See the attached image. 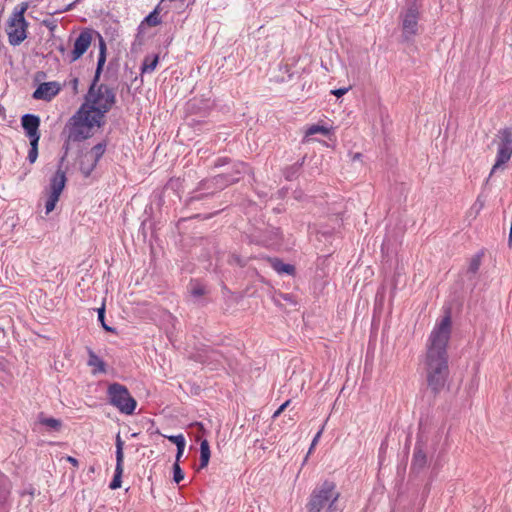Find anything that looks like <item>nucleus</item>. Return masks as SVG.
Listing matches in <instances>:
<instances>
[{
	"label": "nucleus",
	"mask_w": 512,
	"mask_h": 512,
	"mask_svg": "<svg viewBox=\"0 0 512 512\" xmlns=\"http://www.w3.org/2000/svg\"><path fill=\"white\" fill-rule=\"evenodd\" d=\"M451 335V316L445 315L432 330L424 361V367L429 389L438 394L445 386L448 375L447 346Z\"/></svg>",
	"instance_id": "1"
},
{
	"label": "nucleus",
	"mask_w": 512,
	"mask_h": 512,
	"mask_svg": "<svg viewBox=\"0 0 512 512\" xmlns=\"http://www.w3.org/2000/svg\"><path fill=\"white\" fill-rule=\"evenodd\" d=\"M103 120L98 119L97 115L87 111L82 106L65 124L63 133H69V140L73 143L82 142L94 135V127H101Z\"/></svg>",
	"instance_id": "2"
},
{
	"label": "nucleus",
	"mask_w": 512,
	"mask_h": 512,
	"mask_svg": "<svg viewBox=\"0 0 512 512\" xmlns=\"http://www.w3.org/2000/svg\"><path fill=\"white\" fill-rule=\"evenodd\" d=\"M340 493L336 490L333 481L325 480L319 487H316L309 498L306 505L308 512H320L328 505L326 512H336V502Z\"/></svg>",
	"instance_id": "3"
},
{
	"label": "nucleus",
	"mask_w": 512,
	"mask_h": 512,
	"mask_svg": "<svg viewBox=\"0 0 512 512\" xmlns=\"http://www.w3.org/2000/svg\"><path fill=\"white\" fill-rule=\"evenodd\" d=\"M29 8L28 2H22L17 5L7 22L6 32L9 44L12 46L20 45L27 38V28L29 23L24 14Z\"/></svg>",
	"instance_id": "4"
},
{
	"label": "nucleus",
	"mask_w": 512,
	"mask_h": 512,
	"mask_svg": "<svg viewBox=\"0 0 512 512\" xmlns=\"http://www.w3.org/2000/svg\"><path fill=\"white\" fill-rule=\"evenodd\" d=\"M86 102L91 105L86 109L91 111L92 114L97 115L98 119L103 120L105 114L110 111L116 102V94L113 88L106 84H100L99 87L93 91V94L86 95Z\"/></svg>",
	"instance_id": "5"
},
{
	"label": "nucleus",
	"mask_w": 512,
	"mask_h": 512,
	"mask_svg": "<svg viewBox=\"0 0 512 512\" xmlns=\"http://www.w3.org/2000/svg\"><path fill=\"white\" fill-rule=\"evenodd\" d=\"M107 396L109 403L116 407L120 413L131 415L134 413L137 402L125 385L114 382L108 386Z\"/></svg>",
	"instance_id": "6"
},
{
	"label": "nucleus",
	"mask_w": 512,
	"mask_h": 512,
	"mask_svg": "<svg viewBox=\"0 0 512 512\" xmlns=\"http://www.w3.org/2000/svg\"><path fill=\"white\" fill-rule=\"evenodd\" d=\"M421 3L419 0H409L407 7L401 11L402 38L405 42H410L418 34V21L420 18Z\"/></svg>",
	"instance_id": "7"
},
{
	"label": "nucleus",
	"mask_w": 512,
	"mask_h": 512,
	"mask_svg": "<svg viewBox=\"0 0 512 512\" xmlns=\"http://www.w3.org/2000/svg\"><path fill=\"white\" fill-rule=\"evenodd\" d=\"M497 137L499 139L497 155L489 177L494 175L512 156V128L505 127L500 129L497 133Z\"/></svg>",
	"instance_id": "8"
},
{
	"label": "nucleus",
	"mask_w": 512,
	"mask_h": 512,
	"mask_svg": "<svg viewBox=\"0 0 512 512\" xmlns=\"http://www.w3.org/2000/svg\"><path fill=\"white\" fill-rule=\"evenodd\" d=\"M66 181L67 179L65 172L58 168L50 180L49 195L45 203V213L47 215L54 210L56 203L58 202L59 197L65 187Z\"/></svg>",
	"instance_id": "9"
},
{
	"label": "nucleus",
	"mask_w": 512,
	"mask_h": 512,
	"mask_svg": "<svg viewBox=\"0 0 512 512\" xmlns=\"http://www.w3.org/2000/svg\"><path fill=\"white\" fill-rule=\"evenodd\" d=\"M224 166H230V170L224 172L229 178L236 179L235 183H238L245 174L250 173L251 169L245 162L239 160H232L229 157H218L214 162L215 168Z\"/></svg>",
	"instance_id": "10"
},
{
	"label": "nucleus",
	"mask_w": 512,
	"mask_h": 512,
	"mask_svg": "<svg viewBox=\"0 0 512 512\" xmlns=\"http://www.w3.org/2000/svg\"><path fill=\"white\" fill-rule=\"evenodd\" d=\"M92 33L93 30L91 29H84L82 30L78 37L75 39L73 50L70 54V62H75L79 58H81L85 52L88 50V48L91 45L92 42Z\"/></svg>",
	"instance_id": "11"
},
{
	"label": "nucleus",
	"mask_w": 512,
	"mask_h": 512,
	"mask_svg": "<svg viewBox=\"0 0 512 512\" xmlns=\"http://www.w3.org/2000/svg\"><path fill=\"white\" fill-rule=\"evenodd\" d=\"M40 117L35 114H24L21 117V126L25 132L26 137L29 141L40 140L41 133L39 130L40 127Z\"/></svg>",
	"instance_id": "12"
},
{
	"label": "nucleus",
	"mask_w": 512,
	"mask_h": 512,
	"mask_svg": "<svg viewBox=\"0 0 512 512\" xmlns=\"http://www.w3.org/2000/svg\"><path fill=\"white\" fill-rule=\"evenodd\" d=\"M60 91L59 83L52 82H44L41 83L36 90L33 92V98L37 100H45L50 101L54 96H56Z\"/></svg>",
	"instance_id": "13"
},
{
	"label": "nucleus",
	"mask_w": 512,
	"mask_h": 512,
	"mask_svg": "<svg viewBox=\"0 0 512 512\" xmlns=\"http://www.w3.org/2000/svg\"><path fill=\"white\" fill-rule=\"evenodd\" d=\"M195 192L196 194L189 198V202L200 201L217 193L212 177L200 181Z\"/></svg>",
	"instance_id": "14"
},
{
	"label": "nucleus",
	"mask_w": 512,
	"mask_h": 512,
	"mask_svg": "<svg viewBox=\"0 0 512 512\" xmlns=\"http://www.w3.org/2000/svg\"><path fill=\"white\" fill-rule=\"evenodd\" d=\"M427 465V455L423 449L421 442H417L414 448V453L411 462V471L420 472Z\"/></svg>",
	"instance_id": "15"
},
{
	"label": "nucleus",
	"mask_w": 512,
	"mask_h": 512,
	"mask_svg": "<svg viewBox=\"0 0 512 512\" xmlns=\"http://www.w3.org/2000/svg\"><path fill=\"white\" fill-rule=\"evenodd\" d=\"M271 267L278 273V274H287V275H294L295 274V266L292 264H286L281 259L274 257L269 259Z\"/></svg>",
	"instance_id": "16"
},
{
	"label": "nucleus",
	"mask_w": 512,
	"mask_h": 512,
	"mask_svg": "<svg viewBox=\"0 0 512 512\" xmlns=\"http://www.w3.org/2000/svg\"><path fill=\"white\" fill-rule=\"evenodd\" d=\"M88 366L94 367L93 373H105L106 372V364L105 362L98 356L96 353L88 348Z\"/></svg>",
	"instance_id": "17"
},
{
	"label": "nucleus",
	"mask_w": 512,
	"mask_h": 512,
	"mask_svg": "<svg viewBox=\"0 0 512 512\" xmlns=\"http://www.w3.org/2000/svg\"><path fill=\"white\" fill-rule=\"evenodd\" d=\"M107 147V141L103 140L99 142L98 144L94 145L91 150L89 151V156L92 158L91 161L95 162L98 165V162L104 155ZM86 158H88V155H86Z\"/></svg>",
	"instance_id": "18"
},
{
	"label": "nucleus",
	"mask_w": 512,
	"mask_h": 512,
	"mask_svg": "<svg viewBox=\"0 0 512 512\" xmlns=\"http://www.w3.org/2000/svg\"><path fill=\"white\" fill-rule=\"evenodd\" d=\"M39 423L46 426L49 431H59L62 427V422L59 419L53 417H45L43 413L39 414Z\"/></svg>",
	"instance_id": "19"
},
{
	"label": "nucleus",
	"mask_w": 512,
	"mask_h": 512,
	"mask_svg": "<svg viewBox=\"0 0 512 512\" xmlns=\"http://www.w3.org/2000/svg\"><path fill=\"white\" fill-rule=\"evenodd\" d=\"M212 179L214 182L215 190H217V192L225 189L226 187H228L232 184H235V180H236V179H232V178L228 179V176L225 175V173H220L218 175H215L212 177Z\"/></svg>",
	"instance_id": "20"
},
{
	"label": "nucleus",
	"mask_w": 512,
	"mask_h": 512,
	"mask_svg": "<svg viewBox=\"0 0 512 512\" xmlns=\"http://www.w3.org/2000/svg\"><path fill=\"white\" fill-rule=\"evenodd\" d=\"M211 452L210 446L206 439L202 440L200 443V464L199 469H203L207 467L210 460Z\"/></svg>",
	"instance_id": "21"
},
{
	"label": "nucleus",
	"mask_w": 512,
	"mask_h": 512,
	"mask_svg": "<svg viewBox=\"0 0 512 512\" xmlns=\"http://www.w3.org/2000/svg\"><path fill=\"white\" fill-rule=\"evenodd\" d=\"M158 62H159V56L157 54H155L153 56H146L141 65V72L142 73L153 72L156 69Z\"/></svg>",
	"instance_id": "22"
},
{
	"label": "nucleus",
	"mask_w": 512,
	"mask_h": 512,
	"mask_svg": "<svg viewBox=\"0 0 512 512\" xmlns=\"http://www.w3.org/2000/svg\"><path fill=\"white\" fill-rule=\"evenodd\" d=\"M122 475H123V463H116L114 476L112 481L109 484V488L112 490L118 489L122 484Z\"/></svg>",
	"instance_id": "23"
},
{
	"label": "nucleus",
	"mask_w": 512,
	"mask_h": 512,
	"mask_svg": "<svg viewBox=\"0 0 512 512\" xmlns=\"http://www.w3.org/2000/svg\"><path fill=\"white\" fill-rule=\"evenodd\" d=\"M190 295L198 299L207 293L206 287L198 281H191L188 287Z\"/></svg>",
	"instance_id": "24"
},
{
	"label": "nucleus",
	"mask_w": 512,
	"mask_h": 512,
	"mask_svg": "<svg viewBox=\"0 0 512 512\" xmlns=\"http://www.w3.org/2000/svg\"><path fill=\"white\" fill-rule=\"evenodd\" d=\"M159 13H160V5H157L155 7V9L144 18L143 23H145L151 27L161 24L162 20H161Z\"/></svg>",
	"instance_id": "25"
},
{
	"label": "nucleus",
	"mask_w": 512,
	"mask_h": 512,
	"mask_svg": "<svg viewBox=\"0 0 512 512\" xmlns=\"http://www.w3.org/2000/svg\"><path fill=\"white\" fill-rule=\"evenodd\" d=\"M97 167V164L91 160H82L80 162V171L81 173L83 174L84 177H89L92 172L95 170V168Z\"/></svg>",
	"instance_id": "26"
},
{
	"label": "nucleus",
	"mask_w": 512,
	"mask_h": 512,
	"mask_svg": "<svg viewBox=\"0 0 512 512\" xmlns=\"http://www.w3.org/2000/svg\"><path fill=\"white\" fill-rule=\"evenodd\" d=\"M115 446H116V463H124V441L121 439L120 433L116 435L115 440Z\"/></svg>",
	"instance_id": "27"
},
{
	"label": "nucleus",
	"mask_w": 512,
	"mask_h": 512,
	"mask_svg": "<svg viewBox=\"0 0 512 512\" xmlns=\"http://www.w3.org/2000/svg\"><path fill=\"white\" fill-rule=\"evenodd\" d=\"M98 321L101 323L102 328L111 333H116V329L107 325L105 322V303H102V306L97 309Z\"/></svg>",
	"instance_id": "28"
},
{
	"label": "nucleus",
	"mask_w": 512,
	"mask_h": 512,
	"mask_svg": "<svg viewBox=\"0 0 512 512\" xmlns=\"http://www.w3.org/2000/svg\"><path fill=\"white\" fill-rule=\"evenodd\" d=\"M39 141L40 140H33V141H29V144H30V149L28 151V156H27V160L33 164L36 160H37V157H38V146H39Z\"/></svg>",
	"instance_id": "29"
},
{
	"label": "nucleus",
	"mask_w": 512,
	"mask_h": 512,
	"mask_svg": "<svg viewBox=\"0 0 512 512\" xmlns=\"http://www.w3.org/2000/svg\"><path fill=\"white\" fill-rule=\"evenodd\" d=\"M62 135L65 136V139H64V143H63V146H62V150L64 151L62 157L60 158V161H59V167L61 169V166L63 164V162L65 161L71 147H70V144L71 142H73V140H69V133H63L62 132Z\"/></svg>",
	"instance_id": "30"
},
{
	"label": "nucleus",
	"mask_w": 512,
	"mask_h": 512,
	"mask_svg": "<svg viewBox=\"0 0 512 512\" xmlns=\"http://www.w3.org/2000/svg\"><path fill=\"white\" fill-rule=\"evenodd\" d=\"M481 257L482 253H478L475 256L472 257L469 263L468 272L475 274L480 268L481 265Z\"/></svg>",
	"instance_id": "31"
},
{
	"label": "nucleus",
	"mask_w": 512,
	"mask_h": 512,
	"mask_svg": "<svg viewBox=\"0 0 512 512\" xmlns=\"http://www.w3.org/2000/svg\"><path fill=\"white\" fill-rule=\"evenodd\" d=\"M300 168H301V164H293V165L287 167L284 170L285 178L289 181L293 180L294 178H296Z\"/></svg>",
	"instance_id": "32"
},
{
	"label": "nucleus",
	"mask_w": 512,
	"mask_h": 512,
	"mask_svg": "<svg viewBox=\"0 0 512 512\" xmlns=\"http://www.w3.org/2000/svg\"><path fill=\"white\" fill-rule=\"evenodd\" d=\"M184 472L181 469L179 463L175 462L173 464V481L179 484L184 479Z\"/></svg>",
	"instance_id": "33"
},
{
	"label": "nucleus",
	"mask_w": 512,
	"mask_h": 512,
	"mask_svg": "<svg viewBox=\"0 0 512 512\" xmlns=\"http://www.w3.org/2000/svg\"><path fill=\"white\" fill-rule=\"evenodd\" d=\"M329 132V130L324 127V126H320V125H312L310 126L307 131H306V135L309 136V135H314V134H317V133H321L323 135H327Z\"/></svg>",
	"instance_id": "34"
},
{
	"label": "nucleus",
	"mask_w": 512,
	"mask_h": 512,
	"mask_svg": "<svg viewBox=\"0 0 512 512\" xmlns=\"http://www.w3.org/2000/svg\"><path fill=\"white\" fill-rule=\"evenodd\" d=\"M101 73H102V71H98V70L95 71L94 77H93L90 87L88 89L89 94L92 95L93 91H95L99 87L100 84H98V82L100 80Z\"/></svg>",
	"instance_id": "35"
},
{
	"label": "nucleus",
	"mask_w": 512,
	"mask_h": 512,
	"mask_svg": "<svg viewBox=\"0 0 512 512\" xmlns=\"http://www.w3.org/2000/svg\"><path fill=\"white\" fill-rule=\"evenodd\" d=\"M168 440L170 442H172L173 444L176 445V447H179V446H185L186 445V441H185V438L182 434H178V435H171V436H168L167 437Z\"/></svg>",
	"instance_id": "36"
},
{
	"label": "nucleus",
	"mask_w": 512,
	"mask_h": 512,
	"mask_svg": "<svg viewBox=\"0 0 512 512\" xmlns=\"http://www.w3.org/2000/svg\"><path fill=\"white\" fill-rule=\"evenodd\" d=\"M322 431H323V428H322V429H320V430L316 433V435L314 436V438H313V440H312V443H311V445H310V448H309L308 454L306 455L304 462L307 460V458H308L309 454L312 452V450L314 449V447H315V446H316V444L318 443V441H319V439H320V437H321Z\"/></svg>",
	"instance_id": "37"
},
{
	"label": "nucleus",
	"mask_w": 512,
	"mask_h": 512,
	"mask_svg": "<svg viewBox=\"0 0 512 512\" xmlns=\"http://www.w3.org/2000/svg\"><path fill=\"white\" fill-rule=\"evenodd\" d=\"M105 62H106V54L99 53L96 70L103 71Z\"/></svg>",
	"instance_id": "38"
},
{
	"label": "nucleus",
	"mask_w": 512,
	"mask_h": 512,
	"mask_svg": "<svg viewBox=\"0 0 512 512\" xmlns=\"http://www.w3.org/2000/svg\"><path fill=\"white\" fill-rule=\"evenodd\" d=\"M290 400L285 401L273 414L272 418H277L290 404Z\"/></svg>",
	"instance_id": "39"
},
{
	"label": "nucleus",
	"mask_w": 512,
	"mask_h": 512,
	"mask_svg": "<svg viewBox=\"0 0 512 512\" xmlns=\"http://www.w3.org/2000/svg\"><path fill=\"white\" fill-rule=\"evenodd\" d=\"M99 38V53L106 54V43L100 33L96 32Z\"/></svg>",
	"instance_id": "40"
},
{
	"label": "nucleus",
	"mask_w": 512,
	"mask_h": 512,
	"mask_svg": "<svg viewBox=\"0 0 512 512\" xmlns=\"http://www.w3.org/2000/svg\"><path fill=\"white\" fill-rule=\"evenodd\" d=\"M349 88H338L335 90H332L331 93L337 97H341L345 95L348 92Z\"/></svg>",
	"instance_id": "41"
},
{
	"label": "nucleus",
	"mask_w": 512,
	"mask_h": 512,
	"mask_svg": "<svg viewBox=\"0 0 512 512\" xmlns=\"http://www.w3.org/2000/svg\"><path fill=\"white\" fill-rule=\"evenodd\" d=\"M184 450H185V446L177 447L176 461L175 462L179 463L180 458L182 457V455L184 453Z\"/></svg>",
	"instance_id": "42"
},
{
	"label": "nucleus",
	"mask_w": 512,
	"mask_h": 512,
	"mask_svg": "<svg viewBox=\"0 0 512 512\" xmlns=\"http://www.w3.org/2000/svg\"><path fill=\"white\" fill-rule=\"evenodd\" d=\"M67 461L70 464H72L74 467H78V465H79V461L76 458L72 457V456H68L67 457Z\"/></svg>",
	"instance_id": "43"
},
{
	"label": "nucleus",
	"mask_w": 512,
	"mask_h": 512,
	"mask_svg": "<svg viewBox=\"0 0 512 512\" xmlns=\"http://www.w3.org/2000/svg\"><path fill=\"white\" fill-rule=\"evenodd\" d=\"M235 261L240 264L241 266H243L244 264L241 262L240 258L238 256L235 257Z\"/></svg>",
	"instance_id": "44"
},
{
	"label": "nucleus",
	"mask_w": 512,
	"mask_h": 512,
	"mask_svg": "<svg viewBox=\"0 0 512 512\" xmlns=\"http://www.w3.org/2000/svg\"><path fill=\"white\" fill-rule=\"evenodd\" d=\"M173 185H174V180H172V179H171V180L168 182V184H167V186H166V187H170V186H171V187H173Z\"/></svg>",
	"instance_id": "45"
},
{
	"label": "nucleus",
	"mask_w": 512,
	"mask_h": 512,
	"mask_svg": "<svg viewBox=\"0 0 512 512\" xmlns=\"http://www.w3.org/2000/svg\"><path fill=\"white\" fill-rule=\"evenodd\" d=\"M304 160H305V157H303L301 161H298V162H296L295 164H301V166H302V165H303V163H304Z\"/></svg>",
	"instance_id": "46"
},
{
	"label": "nucleus",
	"mask_w": 512,
	"mask_h": 512,
	"mask_svg": "<svg viewBox=\"0 0 512 512\" xmlns=\"http://www.w3.org/2000/svg\"><path fill=\"white\" fill-rule=\"evenodd\" d=\"M361 156L360 153L355 154L354 159H358Z\"/></svg>",
	"instance_id": "47"
},
{
	"label": "nucleus",
	"mask_w": 512,
	"mask_h": 512,
	"mask_svg": "<svg viewBox=\"0 0 512 512\" xmlns=\"http://www.w3.org/2000/svg\"><path fill=\"white\" fill-rule=\"evenodd\" d=\"M72 6H73V4H69V6L67 7V9H66V10L71 9V7H72Z\"/></svg>",
	"instance_id": "48"
},
{
	"label": "nucleus",
	"mask_w": 512,
	"mask_h": 512,
	"mask_svg": "<svg viewBox=\"0 0 512 512\" xmlns=\"http://www.w3.org/2000/svg\"><path fill=\"white\" fill-rule=\"evenodd\" d=\"M2 109H3V108L0 106V112H2Z\"/></svg>",
	"instance_id": "49"
}]
</instances>
